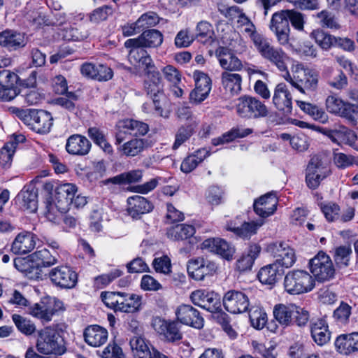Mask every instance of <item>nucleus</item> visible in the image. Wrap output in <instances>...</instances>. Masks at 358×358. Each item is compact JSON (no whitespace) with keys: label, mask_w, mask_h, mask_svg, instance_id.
<instances>
[{"label":"nucleus","mask_w":358,"mask_h":358,"mask_svg":"<svg viewBox=\"0 0 358 358\" xmlns=\"http://www.w3.org/2000/svg\"><path fill=\"white\" fill-rule=\"evenodd\" d=\"M129 345L134 358H152L154 350H157L139 335L130 338Z\"/></svg>","instance_id":"f704fd0d"},{"label":"nucleus","mask_w":358,"mask_h":358,"mask_svg":"<svg viewBox=\"0 0 358 358\" xmlns=\"http://www.w3.org/2000/svg\"><path fill=\"white\" fill-rule=\"evenodd\" d=\"M15 200L22 210L34 213L38 208V190L32 185H26L18 193Z\"/></svg>","instance_id":"393cba45"},{"label":"nucleus","mask_w":358,"mask_h":358,"mask_svg":"<svg viewBox=\"0 0 358 358\" xmlns=\"http://www.w3.org/2000/svg\"><path fill=\"white\" fill-rule=\"evenodd\" d=\"M310 37L314 39L318 46L324 50L327 51L334 47L335 36L323 30H313L310 33Z\"/></svg>","instance_id":"8fccbe9b"},{"label":"nucleus","mask_w":358,"mask_h":358,"mask_svg":"<svg viewBox=\"0 0 358 358\" xmlns=\"http://www.w3.org/2000/svg\"><path fill=\"white\" fill-rule=\"evenodd\" d=\"M78 188L72 183H63L58 185L55 189V205L62 213L66 212L73 202Z\"/></svg>","instance_id":"5701e85b"},{"label":"nucleus","mask_w":358,"mask_h":358,"mask_svg":"<svg viewBox=\"0 0 358 358\" xmlns=\"http://www.w3.org/2000/svg\"><path fill=\"white\" fill-rule=\"evenodd\" d=\"M352 308L347 303L341 302L340 306L334 311L333 317L339 324H346L349 322Z\"/></svg>","instance_id":"bf43d9fd"},{"label":"nucleus","mask_w":358,"mask_h":358,"mask_svg":"<svg viewBox=\"0 0 358 358\" xmlns=\"http://www.w3.org/2000/svg\"><path fill=\"white\" fill-rule=\"evenodd\" d=\"M296 105L302 111L310 115L314 120L322 123L327 121V115L322 108L318 107L317 105L303 101H296Z\"/></svg>","instance_id":"49530a36"},{"label":"nucleus","mask_w":358,"mask_h":358,"mask_svg":"<svg viewBox=\"0 0 358 358\" xmlns=\"http://www.w3.org/2000/svg\"><path fill=\"white\" fill-rule=\"evenodd\" d=\"M313 16L319 20V23L323 28L338 29L341 27L335 15L327 10H322Z\"/></svg>","instance_id":"6e6d98bb"},{"label":"nucleus","mask_w":358,"mask_h":358,"mask_svg":"<svg viewBox=\"0 0 358 358\" xmlns=\"http://www.w3.org/2000/svg\"><path fill=\"white\" fill-rule=\"evenodd\" d=\"M26 45L23 34L11 29H6L0 32V45L12 51L16 50Z\"/></svg>","instance_id":"c9c22d12"},{"label":"nucleus","mask_w":358,"mask_h":358,"mask_svg":"<svg viewBox=\"0 0 358 358\" xmlns=\"http://www.w3.org/2000/svg\"><path fill=\"white\" fill-rule=\"evenodd\" d=\"M80 71L83 76L98 81H108L113 76V70L101 64L85 63L81 66Z\"/></svg>","instance_id":"c756f323"},{"label":"nucleus","mask_w":358,"mask_h":358,"mask_svg":"<svg viewBox=\"0 0 358 358\" xmlns=\"http://www.w3.org/2000/svg\"><path fill=\"white\" fill-rule=\"evenodd\" d=\"M126 121L131 131V136H145L149 131L148 124L143 122L134 119H126Z\"/></svg>","instance_id":"774afa93"},{"label":"nucleus","mask_w":358,"mask_h":358,"mask_svg":"<svg viewBox=\"0 0 358 358\" xmlns=\"http://www.w3.org/2000/svg\"><path fill=\"white\" fill-rule=\"evenodd\" d=\"M122 274V271L120 269H114L108 273L100 275L94 278V285L98 288H103L109 285L115 279L119 278Z\"/></svg>","instance_id":"338daca9"},{"label":"nucleus","mask_w":358,"mask_h":358,"mask_svg":"<svg viewBox=\"0 0 358 358\" xmlns=\"http://www.w3.org/2000/svg\"><path fill=\"white\" fill-rule=\"evenodd\" d=\"M215 54L220 66L225 70L224 71L233 72L243 69L242 62L231 50L224 47H220L217 49Z\"/></svg>","instance_id":"c85d7f7f"},{"label":"nucleus","mask_w":358,"mask_h":358,"mask_svg":"<svg viewBox=\"0 0 358 358\" xmlns=\"http://www.w3.org/2000/svg\"><path fill=\"white\" fill-rule=\"evenodd\" d=\"M18 76L6 69L0 71V100L10 101L17 96L19 92L15 84Z\"/></svg>","instance_id":"aec40b11"},{"label":"nucleus","mask_w":358,"mask_h":358,"mask_svg":"<svg viewBox=\"0 0 358 358\" xmlns=\"http://www.w3.org/2000/svg\"><path fill=\"white\" fill-rule=\"evenodd\" d=\"M268 250L275 259L274 263L283 269L292 266L296 262L295 252L287 243H273L268 245Z\"/></svg>","instance_id":"ddd939ff"},{"label":"nucleus","mask_w":358,"mask_h":358,"mask_svg":"<svg viewBox=\"0 0 358 358\" xmlns=\"http://www.w3.org/2000/svg\"><path fill=\"white\" fill-rule=\"evenodd\" d=\"M352 253V250L350 245L336 248L334 259L337 266L339 268L348 266Z\"/></svg>","instance_id":"5fc2aeb1"},{"label":"nucleus","mask_w":358,"mask_h":358,"mask_svg":"<svg viewBox=\"0 0 358 358\" xmlns=\"http://www.w3.org/2000/svg\"><path fill=\"white\" fill-rule=\"evenodd\" d=\"M320 208L329 222L338 221L340 218V206L332 202L321 203Z\"/></svg>","instance_id":"680f3d73"},{"label":"nucleus","mask_w":358,"mask_h":358,"mask_svg":"<svg viewBox=\"0 0 358 358\" xmlns=\"http://www.w3.org/2000/svg\"><path fill=\"white\" fill-rule=\"evenodd\" d=\"M193 78L195 87L189 94V101L199 104L208 96L212 87V81L206 73L200 71H195L193 73Z\"/></svg>","instance_id":"f3484780"},{"label":"nucleus","mask_w":358,"mask_h":358,"mask_svg":"<svg viewBox=\"0 0 358 358\" xmlns=\"http://www.w3.org/2000/svg\"><path fill=\"white\" fill-rule=\"evenodd\" d=\"M55 305L56 303L51 299H43L30 306L28 313L32 317L40 320L42 323H47L52 320L57 313Z\"/></svg>","instance_id":"b1692460"},{"label":"nucleus","mask_w":358,"mask_h":358,"mask_svg":"<svg viewBox=\"0 0 358 358\" xmlns=\"http://www.w3.org/2000/svg\"><path fill=\"white\" fill-rule=\"evenodd\" d=\"M255 47L264 59L276 66L280 71H287L286 61L288 57L282 48L272 45L266 37Z\"/></svg>","instance_id":"6e6552de"},{"label":"nucleus","mask_w":358,"mask_h":358,"mask_svg":"<svg viewBox=\"0 0 358 358\" xmlns=\"http://www.w3.org/2000/svg\"><path fill=\"white\" fill-rule=\"evenodd\" d=\"M152 266L157 273L166 275H170L171 273V262L166 255L155 258L152 262Z\"/></svg>","instance_id":"e2e57ef3"},{"label":"nucleus","mask_w":358,"mask_h":358,"mask_svg":"<svg viewBox=\"0 0 358 358\" xmlns=\"http://www.w3.org/2000/svg\"><path fill=\"white\" fill-rule=\"evenodd\" d=\"M214 31L211 24L206 21H201L196 26V38L203 44H211L213 42Z\"/></svg>","instance_id":"3c124183"},{"label":"nucleus","mask_w":358,"mask_h":358,"mask_svg":"<svg viewBox=\"0 0 358 358\" xmlns=\"http://www.w3.org/2000/svg\"><path fill=\"white\" fill-rule=\"evenodd\" d=\"M159 22V17L157 13L148 12L143 14L137 20L136 24L141 31L152 27Z\"/></svg>","instance_id":"0e129e2a"},{"label":"nucleus","mask_w":358,"mask_h":358,"mask_svg":"<svg viewBox=\"0 0 358 358\" xmlns=\"http://www.w3.org/2000/svg\"><path fill=\"white\" fill-rule=\"evenodd\" d=\"M48 275L52 282L62 289H72L78 282L77 273L67 266H57Z\"/></svg>","instance_id":"4468645a"},{"label":"nucleus","mask_w":358,"mask_h":358,"mask_svg":"<svg viewBox=\"0 0 358 358\" xmlns=\"http://www.w3.org/2000/svg\"><path fill=\"white\" fill-rule=\"evenodd\" d=\"M178 321L185 325L200 329L203 327L204 320L199 311L190 305L182 304L176 310Z\"/></svg>","instance_id":"6ab92c4d"},{"label":"nucleus","mask_w":358,"mask_h":358,"mask_svg":"<svg viewBox=\"0 0 358 358\" xmlns=\"http://www.w3.org/2000/svg\"><path fill=\"white\" fill-rule=\"evenodd\" d=\"M113 13V8L111 6L104 5L94 9L89 16L90 20L94 23L106 20Z\"/></svg>","instance_id":"052dcab7"},{"label":"nucleus","mask_w":358,"mask_h":358,"mask_svg":"<svg viewBox=\"0 0 358 358\" xmlns=\"http://www.w3.org/2000/svg\"><path fill=\"white\" fill-rule=\"evenodd\" d=\"M57 252L50 253L45 248L38 247L36 252L30 256V260L15 258L14 259L15 267L22 271L25 272L30 278L42 279V267H50L57 262Z\"/></svg>","instance_id":"f03ea898"},{"label":"nucleus","mask_w":358,"mask_h":358,"mask_svg":"<svg viewBox=\"0 0 358 358\" xmlns=\"http://www.w3.org/2000/svg\"><path fill=\"white\" fill-rule=\"evenodd\" d=\"M278 198L273 193H267L256 199L253 204L255 213L261 217H267L276 210Z\"/></svg>","instance_id":"2f4dec72"},{"label":"nucleus","mask_w":358,"mask_h":358,"mask_svg":"<svg viewBox=\"0 0 358 358\" xmlns=\"http://www.w3.org/2000/svg\"><path fill=\"white\" fill-rule=\"evenodd\" d=\"M141 297L140 296L121 292L117 311L135 313L139 310L141 304Z\"/></svg>","instance_id":"79ce46f5"},{"label":"nucleus","mask_w":358,"mask_h":358,"mask_svg":"<svg viewBox=\"0 0 358 358\" xmlns=\"http://www.w3.org/2000/svg\"><path fill=\"white\" fill-rule=\"evenodd\" d=\"M249 318L253 327L262 329L267 322V315L264 310L259 306H252L249 310Z\"/></svg>","instance_id":"864d4df0"},{"label":"nucleus","mask_w":358,"mask_h":358,"mask_svg":"<svg viewBox=\"0 0 358 358\" xmlns=\"http://www.w3.org/2000/svg\"><path fill=\"white\" fill-rule=\"evenodd\" d=\"M152 327L159 334L169 342H176L182 338L178 322L155 318L152 322Z\"/></svg>","instance_id":"4be33fe9"},{"label":"nucleus","mask_w":358,"mask_h":358,"mask_svg":"<svg viewBox=\"0 0 358 358\" xmlns=\"http://www.w3.org/2000/svg\"><path fill=\"white\" fill-rule=\"evenodd\" d=\"M289 22L296 30L302 31L304 29V24L306 23L305 15L299 11L294 9L285 10Z\"/></svg>","instance_id":"69168bd1"},{"label":"nucleus","mask_w":358,"mask_h":358,"mask_svg":"<svg viewBox=\"0 0 358 358\" xmlns=\"http://www.w3.org/2000/svg\"><path fill=\"white\" fill-rule=\"evenodd\" d=\"M29 126L36 133L45 134L50 132L53 124V118L50 113L40 110H33Z\"/></svg>","instance_id":"7c9ffc66"},{"label":"nucleus","mask_w":358,"mask_h":358,"mask_svg":"<svg viewBox=\"0 0 358 358\" xmlns=\"http://www.w3.org/2000/svg\"><path fill=\"white\" fill-rule=\"evenodd\" d=\"M315 286L313 277L306 271H289L284 279L285 291L290 294H300L311 291Z\"/></svg>","instance_id":"423d86ee"},{"label":"nucleus","mask_w":358,"mask_h":358,"mask_svg":"<svg viewBox=\"0 0 358 358\" xmlns=\"http://www.w3.org/2000/svg\"><path fill=\"white\" fill-rule=\"evenodd\" d=\"M296 310L294 304H277L273 308V316L275 320L282 326L288 327L293 322V315Z\"/></svg>","instance_id":"58836bf2"},{"label":"nucleus","mask_w":358,"mask_h":358,"mask_svg":"<svg viewBox=\"0 0 358 358\" xmlns=\"http://www.w3.org/2000/svg\"><path fill=\"white\" fill-rule=\"evenodd\" d=\"M285 10H281L273 14L269 28L275 34L277 41L281 45L289 42L290 26Z\"/></svg>","instance_id":"9d476101"},{"label":"nucleus","mask_w":358,"mask_h":358,"mask_svg":"<svg viewBox=\"0 0 358 358\" xmlns=\"http://www.w3.org/2000/svg\"><path fill=\"white\" fill-rule=\"evenodd\" d=\"M283 273L284 269L273 262L262 267L257 277L262 284L273 285Z\"/></svg>","instance_id":"4c0bfd02"},{"label":"nucleus","mask_w":358,"mask_h":358,"mask_svg":"<svg viewBox=\"0 0 358 358\" xmlns=\"http://www.w3.org/2000/svg\"><path fill=\"white\" fill-rule=\"evenodd\" d=\"M221 82L224 90L231 95L241 91L242 76L239 73L224 71L221 74Z\"/></svg>","instance_id":"37998d69"},{"label":"nucleus","mask_w":358,"mask_h":358,"mask_svg":"<svg viewBox=\"0 0 358 358\" xmlns=\"http://www.w3.org/2000/svg\"><path fill=\"white\" fill-rule=\"evenodd\" d=\"M164 41L162 33L155 29L144 30L138 37L127 39L124 47L129 50L128 59L136 66L155 68V64L145 48H157Z\"/></svg>","instance_id":"f257e3e1"},{"label":"nucleus","mask_w":358,"mask_h":358,"mask_svg":"<svg viewBox=\"0 0 358 358\" xmlns=\"http://www.w3.org/2000/svg\"><path fill=\"white\" fill-rule=\"evenodd\" d=\"M263 224L264 221L262 220L251 222L242 221L236 236L243 239H249L252 236L257 234L258 229Z\"/></svg>","instance_id":"603ef678"},{"label":"nucleus","mask_w":358,"mask_h":358,"mask_svg":"<svg viewBox=\"0 0 358 358\" xmlns=\"http://www.w3.org/2000/svg\"><path fill=\"white\" fill-rule=\"evenodd\" d=\"M330 173V169L323 164L321 159L317 157H312L306 168L307 186L312 189H315L319 187L321 181Z\"/></svg>","instance_id":"f8f14e48"},{"label":"nucleus","mask_w":358,"mask_h":358,"mask_svg":"<svg viewBox=\"0 0 358 358\" xmlns=\"http://www.w3.org/2000/svg\"><path fill=\"white\" fill-rule=\"evenodd\" d=\"M37 236L33 233L23 231L19 233L11 245V251L17 255H25L34 250Z\"/></svg>","instance_id":"a878e982"},{"label":"nucleus","mask_w":358,"mask_h":358,"mask_svg":"<svg viewBox=\"0 0 358 358\" xmlns=\"http://www.w3.org/2000/svg\"><path fill=\"white\" fill-rule=\"evenodd\" d=\"M198 122L194 120L187 125H183L178 128L175 135V141L172 146L173 150H177L182 144L187 141L194 134Z\"/></svg>","instance_id":"de8ad7c7"},{"label":"nucleus","mask_w":358,"mask_h":358,"mask_svg":"<svg viewBox=\"0 0 358 358\" xmlns=\"http://www.w3.org/2000/svg\"><path fill=\"white\" fill-rule=\"evenodd\" d=\"M148 146L149 144L147 140L134 138L124 144L120 145L118 150L123 155L133 157L140 155Z\"/></svg>","instance_id":"a19ab883"},{"label":"nucleus","mask_w":358,"mask_h":358,"mask_svg":"<svg viewBox=\"0 0 358 358\" xmlns=\"http://www.w3.org/2000/svg\"><path fill=\"white\" fill-rule=\"evenodd\" d=\"M252 133L250 128H232L230 131L224 133L221 136L212 139V144L215 146L222 145L233 141L238 138H244Z\"/></svg>","instance_id":"c03bdc74"},{"label":"nucleus","mask_w":358,"mask_h":358,"mask_svg":"<svg viewBox=\"0 0 358 358\" xmlns=\"http://www.w3.org/2000/svg\"><path fill=\"white\" fill-rule=\"evenodd\" d=\"M191 301L210 313H217L221 310L220 296L213 292H207L204 289H197L190 294Z\"/></svg>","instance_id":"dca6fc26"},{"label":"nucleus","mask_w":358,"mask_h":358,"mask_svg":"<svg viewBox=\"0 0 358 358\" xmlns=\"http://www.w3.org/2000/svg\"><path fill=\"white\" fill-rule=\"evenodd\" d=\"M201 248L218 255L227 261L231 260L235 253L234 247L220 238H207L202 242Z\"/></svg>","instance_id":"412c9836"},{"label":"nucleus","mask_w":358,"mask_h":358,"mask_svg":"<svg viewBox=\"0 0 358 358\" xmlns=\"http://www.w3.org/2000/svg\"><path fill=\"white\" fill-rule=\"evenodd\" d=\"M311 336L318 345H323L328 343L331 334L328 329V324L324 319H319L311 324Z\"/></svg>","instance_id":"ea45409f"},{"label":"nucleus","mask_w":358,"mask_h":358,"mask_svg":"<svg viewBox=\"0 0 358 358\" xmlns=\"http://www.w3.org/2000/svg\"><path fill=\"white\" fill-rule=\"evenodd\" d=\"M37 350L43 355H63L66 349L63 337L52 327H47L38 332Z\"/></svg>","instance_id":"20e7f679"},{"label":"nucleus","mask_w":358,"mask_h":358,"mask_svg":"<svg viewBox=\"0 0 358 358\" xmlns=\"http://www.w3.org/2000/svg\"><path fill=\"white\" fill-rule=\"evenodd\" d=\"M337 351L342 355H349L358 352V332L341 334L335 341Z\"/></svg>","instance_id":"e433bc0d"},{"label":"nucleus","mask_w":358,"mask_h":358,"mask_svg":"<svg viewBox=\"0 0 358 358\" xmlns=\"http://www.w3.org/2000/svg\"><path fill=\"white\" fill-rule=\"evenodd\" d=\"M195 233L192 225L180 224L170 228L167 232L168 236L175 241L185 240L192 237Z\"/></svg>","instance_id":"09e8293b"},{"label":"nucleus","mask_w":358,"mask_h":358,"mask_svg":"<svg viewBox=\"0 0 358 358\" xmlns=\"http://www.w3.org/2000/svg\"><path fill=\"white\" fill-rule=\"evenodd\" d=\"M310 270L318 282H325L331 279L335 274L333 262L329 255L319 252L309 262Z\"/></svg>","instance_id":"1a4fd4ad"},{"label":"nucleus","mask_w":358,"mask_h":358,"mask_svg":"<svg viewBox=\"0 0 358 358\" xmlns=\"http://www.w3.org/2000/svg\"><path fill=\"white\" fill-rule=\"evenodd\" d=\"M224 308L232 314H241L249 310L250 301L248 295L235 289L227 291L222 299Z\"/></svg>","instance_id":"9b49d317"},{"label":"nucleus","mask_w":358,"mask_h":358,"mask_svg":"<svg viewBox=\"0 0 358 358\" xmlns=\"http://www.w3.org/2000/svg\"><path fill=\"white\" fill-rule=\"evenodd\" d=\"M143 68L145 73L143 90L146 95L152 100L155 109L157 113L160 116L167 118L169 116V112L164 111L163 108L166 98L164 94V85L161 73L159 71L154 70V68Z\"/></svg>","instance_id":"7ed1b4c3"},{"label":"nucleus","mask_w":358,"mask_h":358,"mask_svg":"<svg viewBox=\"0 0 358 358\" xmlns=\"http://www.w3.org/2000/svg\"><path fill=\"white\" fill-rule=\"evenodd\" d=\"M92 147L88 138L81 134L71 135L66 140L65 148L66 152L71 155L85 156Z\"/></svg>","instance_id":"cd10ccee"},{"label":"nucleus","mask_w":358,"mask_h":358,"mask_svg":"<svg viewBox=\"0 0 358 358\" xmlns=\"http://www.w3.org/2000/svg\"><path fill=\"white\" fill-rule=\"evenodd\" d=\"M217 269V264L208 259L196 257L188 261L187 272L196 280H202L207 275H213Z\"/></svg>","instance_id":"a211bd4d"},{"label":"nucleus","mask_w":358,"mask_h":358,"mask_svg":"<svg viewBox=\"0 0 358 358\" xmlns=\"http://www.w3.org/2000/svg\"><path fill=\"white\" fill-rule=\"evenodd\" d=\"M325 105L329 113L344 117L352 122H355L352 114L357 113V106L350 105L349 101H344L336 95H330L327 97Z\"/></svg>","instance_id":"2eb2a0df"},{"label":"nucleus","mask_w":358,"mask_h":358,"mask_svg":"<svg viewBox=\"0 0 358 358\" xmlns=\"http://www.w3.org/2000/svg\"><path fill=\"white\" fill-rule=\"evenodd\" d=\"M236 110L238 115L245 119L265 117L268 114L266 106L258 99L244 95L237 99Z\"/></svg>","instance_id":"0eeeda50"},{"label":"nucleus","mask_w":358,"mask_h":358,"mask_svg":"<svg viewBox=\"0 0 358 358\" xmlns=\"http://www.w3.org/2000/svg\"><path fill=\"white\" fill-rule=\"evenodd\" d=\"M273 103L275 108L285 113H290L292 110V96L283 83H278L273 92Z\"/></svg>","instance_id":"bb28decb"},{"label":"nucleus","mask_w":358,"mask_h":358,"mask_svg":"<svg viewBox=\"0 0 358 358\" xmlns=\"http://www.w3.org/2000/svg\"><path fill=\"white\" fill-rule=\"evenodd\" d=\"M12 320L21 333L25 335H31L35 332L36 325L29 319L24 317L20 315L13 314Z\"/></svg>","instance_id":"4d7b16f0"},{"label":"nucleus","mask_w":358,"mask_h":358,"mask_svg":"<svg viewBox=\"0 0 358 358\" xmlns=\"http://www.w3.org/2000/svg\"><path fill=\"white\" fill-rule=\"evenodd\" d=\"M89 31L83 25L76 27H71L65 31L64 38L68 41H80L86 39L89 36Z\"/></svg>","instance_id":"13d9d810"},{"label":"nucleus","mask_w":358,"mask_h":358,"mask_svg":"<svg viewBox=\"0 0 358 358\" xmlns=\"http://www.w3.org/2000/svg\"><path fill=\"white\" fill-rule=\"evenodd\" d=\"M284 78L293 87L303 94H306V91H315L317 88V73L310 69L303 68L301 64L295 66L292 76L287 71Z\"/></svg>","instance_id":"39448f33"},{"label":"nucleus","mask_w":358,"mask_h":358,"mask_svg":"<svg viewBox=\"0 0 358 358\" xmlns=\"http://www.w3.org/2000/svg\"><path fill=\"white\" fill-rule=\"evenodd\" d=\"M108 336L107 329L96 324L87 326L83 332L85 341L94 348L103 345L107 341Z\"/></svg>","instance_id":"72a5a7b5"},{"label":"nucleus","mask_w":358,"mask_h":358,"mask_svg":"<svg viewBox=\"0 0 358 358\" xmlns=\"http://www.w3.org/2000/svg\"><path fill=\"white\" fill-rule=\"evenodd\" d=\"M143 171L140 169L131 170L128 172H124L115 177L110 178L105 180V184H125V183H135L141 181L143 178Z\"/></svg>","instance_id":"a18cd8bd"},{"label":"nucleus","mask_w":358,"mask_h":358,"mask_svg":"<svg viewBox=\"0 0 358 358\" xmlns=\"http://www.w3.org/2000/svg\"><path fill=\"white\" fill-rule=\"evenodd\" d=\"M127 212L134 219L148 213L153 209L152 203L143 196L135 195L127 199Z\"/></svg>","instance_id":"473e14b6"}]
</instances>
